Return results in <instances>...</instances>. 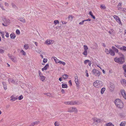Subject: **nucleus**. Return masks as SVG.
<instances>
[{
  "label": "nucleus",
  "instance_id": "obj_1",
  "mask_svg": "<svg viewBox=\"0 0 126 126\" xmlns=\"http://www.w3.org/2000/svg\"><path fill=\"white\" fill-rule=\"evenodd\" d=\"M114 103L116 107L119 108H122L124 107V104L122 101L119 99H116Z\"/></svg>",
  "mask_w": 126,
  "mask_h": 126
},
{
  "label": "nucleus",
  "instance_id": "obj_2",
  "mask_svg": "<svg viewBox=\"0 0 126 126\" xmlns=\"http://www.w3.org/2000/svg\"><path fill=\"white\" fill-rule=\"evenodd\" d=\"M93 85L96 88H99L102 86L103 84L101 81L96 80L93 83Z\"/></svg>",
  "mask_w": 126,
  "mask_h": 126
},
{
  "label": "nucleus",
  "instance_id": "obj_3",
  "mask_svg": "<svg viewBox=\"0 0 126 126\" xmlns=\"http://www.w3.org/2000/svg\"><path fill=\"white\" fill-rule=\"evenodd\" d=\"M114 60L115 62L120 64H122L124 62V58L123 57H121L118 58L116 57L114 58Z\"/></svg>",
  "mask_w": 126,
  "mask_h": 126
},
{
  "label": "nucleus",
  "instance_id": "obj_4",
  "mask_svg": "<svg viewBox=\"0 0 126 126\" xmlns=\"http://www.w3.org/2000/svg\"><path fill=\"white\" fill-rule=\"evenodd\" d=\"M105 52L107 54H110L111 56H114L115 55V52L112 49L110 48L109 50L106 48Z\"/></svg>",
  "mask_w": 126,
  "mask_h": 126
},
{
  "label": "nucleus",
  "instance_id": "obj_5",
  "mask_svg": "<svg viewBox=\"0 0 126 126\" xmlns=\"http://www.w3.org/2000/svg\"><path fill=\"white\" fill-rule=\"evenodd\" d=\"M3 21L4 23H2V24L4 26H7L10 23V20L9 19L4 18L3 19Z\"/></svg>",
  "mask_w": 126,
  "mask_h": 126
},
{
  "label": "nucleus",
  "instance_id": "obj_6",
  "mask_svg": "<svg viewBox=\"0 0 126 126\" xmlns=\"http://www.w3.org/2000/svg\"><path fill=\"white\" fill-rule=\"evenodd\" d=\"M92 73L95 76L99 77L100 75V72L98 70L95 69L93 70L92 71Z\"/></svg>",
  "mask_w": 126,
  "mask_h": 126
},
{
  "label": "nucleus",
  "instance_id": "obj_7",
  "mask_svg": "<svg viewBox=\"0 0 126 126\" xmlns=\"http://www.w3.org/2000/svg\"><path fill=\"white\" fill-rule=\"evenodd\" d=\"M113 17L117 22H118L120 25H122V23L121 20L119 17L118 16L116 15H114L113 16Z\"/></svg>",
  "mask_w": 126,
  "mask_h": 126
},
{
  "label": "nucleus",
  "instance_id": "obj_8",
  "mask_svg": "<svg viewBox=\"0 0 126 126\" xmlns=\"http://www.w3.org/2000/svg\"><path fill=\"white\" fill-rule=\"evenodd\" d=\"M77 110L76 108L71 107L68 109V112H77Z\"/></svg>",
  "mask_w": 126,
  "mask_h": 126
},
{
  "label": "nucleus",
  "instance_id": "obj_9",
  "mask_svg": "<svg viewBox=\"0 0 126 126\" xmlns=\"http://www.w3.org/2000/svg\"><path fill=\"white\" fill-rule=\"evenodd\" d=\"M93 119L94 121V122L95 124L96 125H97L101 121L100 119H99L97 118H93Z\"/></svg>",
  "mask_w": 126,
  "mask_h": 126
},
{
  "label": "nucleus",
  "instance_id": "obj_10",
  "mask_svg": "<svg viewBox=\"0 0 126 126\" xmlns=\"http://www.w3.org/2000/svg\"><path fill=\"white\" fill-rule=\"evenodd\" d=\"M121 93L123 97L126 99V94L124 90H121Z\"/></svg>",
  "mask_w": 126,
  "mask_h": 126
},
{
  "label": "nucleus",
  "instance_id": "obj_11",
  "mask_svg": "<svg viewBox=\"0 0 126 126\" xmlns=\"http://www.w3.org/2000/svg\"><path fill=\"white\" fill-rule=\"evenodd\" d=\"M121 82L123 85L126 86V80L125 79H122Z\"/></svg>",
  "mask_w": 126,
  "mask_h": 126
},
{
  "label": "nucleus",
  "instance_id": "obj_12",
  "mask_svg": "<svg viewBox=\"0 0 126 126\" xmlns=\"http://www.w3.org/2000/svg\"><path fill=\"white\" fill-rule=\"evenodd\" d=\"M18 19L20 21L23 23H25L26 22L25 19L23 18L19 17L18 18Z\"/></svg>",
  "mask_w": 126,
  "mask_h": 126
},
{
  "label": "nucleus",
  "instance_id": "obj_13",
  "mask_svg": "<svg viewBox=\"0 0 126 126\" xmlns=\"http://www.w3.org/2000/svg\"><path fill=\"white\" fill-rule=\"evenodd\" d=\"M73 101H70L64 102V103L65 104L67 105H73Z\"/></svg>",
  "mask_w": 126,
  "mask_h": 126
},
{
  "label": "nucleus",
  "instance_id": "obj_14",
  "mask_svg": "<svg viewBox=\"0 0 126 126\" xmlns=\"http://www.w3.org/2000/svg\"><path fill=\"white\" fill-rule=\"evenodd\" d=\"M10 59L14 62H16V58L14 56H13Z\"/></svg>",
  "mask_w": 126,
  "mask_h": 126
},
{
  "label": "nucleus",
  "instance_id": "obj_15",
  "mask_svg": "<svg viewBox=\"0 0 126 126\" xmlns=\"http://www.w3.org/2000/svg\"><path fill=\"white\" fill-rule=\"evenodd\" d=\"M11 38L12 39H14L16 37V35L14 33H12L10 35Z\"/></svg>",
  "mask_w": 126,
  "mask_h": 126
},
{
  "label": "nucleus",
  "instance_id": "obj_16",
  "mask_svg": "<svg viewBox=\"0 0 126 126\" xmlns=\"http://www.w3.org/2000/svg\"><path fill=\"white\" fill-rule=\"evenodd\" d=\"M49 65L48 64H47L46 65L44 66V67L43 68H42V71H44L45 70H47V68L49 67Z\"/></svg>",
  "mask_w": 126,
  "mask_h": 126
},
{
  "label": "nucleus",
  "instance_id": "obj_17",
  "mask_svg": "<svg viewBox=\"0 0 126 126\" xmlns=\"http://www.w3.org/2000/svg\"><path fill=\"white\" fill-rule=\"evenodd\" d=\"M73 105L77 104V105H79L80 104H81V103L79 102V101H73Z\"/></svg>",
  "mask_w": 126,
  "mask_h": 126
},
{
  "label": "nucleus",
  "instance_id": "obj_18",
  "mask_svg": "<svg viewBox=\"0 0 126 126\" xmlns=\"http://www.w3.org/2000/svg\"><path fill=\"white\" fill-rule=\"evenodd\" d=\"M11 99H10V100L12 101H14L17 99V98L14 97V96L13 95L11 96Z\"/></svg>",
  "mask_w": 126,
  "mask_h": 126
},
{
  "label": "nucleus",
  "instance_id": "obj_19",
  "mask_svg": "<svg viewBox=\"0 0 126 126\" xmlns=\"http://www.w3.org/2000/svg\"><path fill=\"white\" fill-rule=\"evenodd\" d=\"M53 59L55 62L57 63H60V61L56 57H54Z\"/></svg>",
  "mask_w": 126,
  "mask_h": 126
},
{
  "label": "nucleus",
  "instance_id": "obj_20",
  "mask_svg": "<svg viewBox=\"0 0 126 126\" xmlns=\"http://www.w3.org/2000/svg\"><path fill=\"white\" fill-rule=\"evenodd\" d=\"M112 49L116 53H118V49L116 48L114 46H112Z\"/></svg>",
  "mask_w": 126,
  "mask_h": 126
},
{
  "label": "nucleus",
  "instance_id": "obj_21",
  "mask_svg": "<svg viewBox=\"0 0 126 126\" xmlns=\"http://www.w3.org/2000/svg\"><path fill=\"white\" fill-rule=\"evenodd\" d=\"M106 126H114V125L111 123H109L106 124Z\"/></svg>",
  "mask_w": 126,
  "mask_h": 126
},
{
  "label": "nucleus",
  "instance_id": "obj_22",
  "mask_svg": "<svg viewBox=\"0 0 126 126\" xmlns=\"http://www.w3.org/2000/svg\"><path fill=\"white\" fill-rule=\"evenodd\" d=\"M8 81L9 82H11L13 83H14L15 82L14 80L12 78H9L8 79Z\"/></svg>",
  "mask_w": 126,
  "mask_h": 126
},
{
  "label": "nucleus",
  "instance_id": "obj_23",
  "mask_svg": "<svg viewBox=\"0 0 126 126\" xmlns=\"http://www.w3.org/2000/svg\"><path fill=\"white\" fill-rule=\"evenodd\" d=\"M29 47L28 45L27 44H25L24 46V47L26 50L28 49Z\"/></svg>",
  "mask_w": 126,
  "mask_h": 126
},
{
  "label": "nucleus",
  "instance_id": "obj_24",
  "mask_svg": "<svg viewBox=\"0 0 126 126\" xmlns=\"http://www.w3.org/2000/svg\"><path fill=\"white\" fill-rule=\"evenodd\" d=\"M105 90V88H102L101 90V93L102 94H103Z\"/></svg>",
  "mask_w": 126,
  "mask_h": 126
},
{
  "label": "nucleus",
  "instance_id": "obj_25",
  "mask_svg": "<svg viewBox=\"0 0 126 126\" xmlns=\"http://www.w3.org/2000/svg\"><path fill=\"white\" fill-rule=\"evenodd\" d=\"M123 10L124 12H126V9L125 8H123L121 7H118V10L120 11H121V10Z\"/></svg>",
  "mask_w": 126,
  "mask_h": 126
},
{
  "label": "nucleus",
  "instance_id": "obj_26",
  "mask_svg": "<svg viewBox=\"0 0 126 126\" xmlns=\"http://www.w3.org/2000/svg\"><path fill=\"white\" fill-rule=\"evenodd\" d=\"M89 15L92 16V18H93L94 19H95V16L93 15L92 12L91 11H90L89 12Z\"/></svg>",
  "mask_w": 126,
  "mask_h": 126
},
{
  "label": "nucleus",
  "instance_id": "obj_27",
  "mask_svg": "<svg viewBox=\"0 0 126 126\" xmlns=\"http://www.w3.org/2000/svg\"><path fill=\"white\" fill-rule=\"evenodd\" d=\"M126 124L125 122H122L120 124V126H124Z\"/></svg>",
  "mask_w": 126,
  "mask_h": 126
},
{
  "label": "nucleus",
  "instance_id": "obj_28",
  "mask_svg": "<svg viewBox=\"0 0 126 126\" xmlns=\"http://www.w3.org/2000/svg\"><path fill=\"white\" fill-rule=\"evenodd\" d=\"M121 50L124 51H126V47L125 46H122L121 47Z\"/></svg>",
  "mask_w": 126,
  "mask_h": 126
},
{
  "label": "nucleus",
  "instance_id": "obj_29",
  "mask_svg": "<svg viewBox=\"0 0 126 126\" xmlns=\"http://www.w3.org/2000/svg\"><path fill=\"white\" fill-rule=\"evenodd\" d=\"M40 77V79L41 80H42V81H44L45 80V77L43 76H42Z\"/></svg>",
  "mask_w": 126,
  "mask_h": 126
},
{
  "label": "nucleus",
  "instance_id": "obj_30",
  "mask_svg": "<svg viewBox=\"0 0 126 126\" xmlns=\"http://www.w3.org/2000/svg\"><path fill=\"white\" fill-rule=\"evenodd\" d=\"M68 76V75H67L64 74L63 75V79H67Z\"/></svg>",
  "mask_w": 126,
  "mask_h": 126
},
{
  "label": "nucleus",
  "instance_id": "obj_31",
  "mask_svg": "<svg viewBox=\"0 0 126 126\" xmlns=\"http://www.w3.org/2000/svg\"><path fill=\"white\" fill-rule=\"evenodd\" d=\"M62 87L63 88H65L67 87V85L65 83H63L62 85Z\"/></svg>",
  "mask_w": 126,
  "mask_h": 126
},
{
  "label": "nucleus",
  "instance_id": "obj_32",
  "mask_svg": "<svg viewBox=\"0 0 126 126\" xmlns=\"http://www.w3.org/2000/svg\"><path fill=\"white\" fill-rule=\"evenodd\" d=\"M11 5L13 8L15 9H16L17 8L16 6L14 3H12Z\"/></svg>",
  "mask_w": 126,
  "mask_h": 126
},
{
  "label": "nucleus",
  "instance_id": "obj_33",
  "mask_svg": "<svg viewBox=\"0 0 126 126\" xmlns=\"http://www.w3.org/2000/svg\"><path fill=\"white\" fill-rule=\"evenodd\" d=\"M46 44L47 45H49L51 44V43L50 42V40H49L48 39L46 41Z\"/></svg>",
  "mask_w": 126,
  "mask_h": 126
},
{
  "label": "nucleus",
  "instance_id": "obj_34",
  "mask_svg": "<svg viewBox=\"0 0 126 126\" xmlns=\"http://www.w3.org/2000/svg\"><path fill=\"white\" fill-rule=\"evenodd\" d=\"M100 8L103 9H106V7L104 5L101 4L100 5Z\"/></svg>",
  "mask_w": 126,
  "mask_h": 126
},
{
  "label": "nucleus",
  "instance_id": "obj_35",
  "mask_svg": "<svg viewBox=\"0 0 126 126\" xmlns=\"http://www.w3.org/2000/svg\"><path fill=\"white\" fill-rule=\"evenodd\" d=\"M45 95H46L47 96L50 97L51 96V94L50 93H44Z\"/></svg>",
  "mask_w": 126,
  "mask_h": 126
},
{
  "label": "nucleus",
  "instance_id": "obj_36",
  "mask_svg": "<svg viewBox=\"0 0 126 126\" xmlns=\"http://www.w3.org/2000/svg\"><path fill=\"white\" fill-rule=\"evenodd\" d=\"M82 54L86 56L87 55V51L84 50V51L83 53Z\"/></svg>",
  "mask_w": 126,
  "mask_h": 126
},
{
  "label": "nucleus",
  "instance_id": "obj_37",
  "mask_svg": "<svg viewBox=\"0 0 126 126\" xmlns=\"http://www.w3.org/2000/svg\"><path fill=\"white\" fill-rule=\"evenodd\" d=\"M59 122L57 121H56L54 123V125L55 126H59Z\"/></svg>",
  "mask_w": 126,
  "mask_h": 126
},
{
  "label": "nucleus",
  "instance_id": "obj_38",
  "mask_svg": "<svg viewBox=\"0 0 126 126\" xmlns=\"http://www.w3.org/2000/svg\"><path fill=\"white\" fill-rule=\"evenodd\" d=\"M75 81L76 85L79 84V81L78 79L75 80Z\"/></svg>",
  "mask_w": 126,
  "mask_h": 126
},
{
  "label": "nucleus",
  "instance_id": "obj_39",
  "mask_svg": "<svg viewBox=\"0 0 126 126\" xmlns=\"http://www.w3.org/2000/svg\"><path fill=\"white\" fill-rule=\"evenodd\" d=\"M123 68L125 71H126V65H124L123 66Z\"/></svg>",
  "mask_w": 126,
  "mask_h": 126
},
{
  "label": "nucleus",
  "instance_id": "obj_40",
  "mask_svg": "<svg viewBox=\"0 0 126 126\" xmlns=\"http://www.w3.org/2000/svg\"><path fill=\"white\" fill-rule=\"evenodd\" d=\"M23 98V96L22 95H21L18 97V99L19 100H20L22 99Z\"/></svg>",
  "mask_w": 126,
  "mask_h": 126
},
{
  "label": "nucleus",
  "instance_id": "obj_41",
  "mask_svg": "<svg viewBox=\"0 0 126 126\" xmlns=\"http://www.w3.org/2000/svg\"><path fill=\"white\" fill-rule=\"evenodd\" d=\"M84 50L87 51V50L88 49L87 46L86 45H84Z\"/></svg>",
  "mask_w": 126,
  "mask_h": 126
},
{
  "label": "nucleus",
  "instance_id": "obj_42",
  "mask_svg": "<svg viewBox=\"0 0 126 126\" xmlns=\"http://www.w3.org/2000/svg\"><path fill=\"white\" fill-rule=\"evenodd\" d=\"M21 52L23 54V55H26V53L23 50H21Z\"/></svg>",
  "mask_w": 126,
  "mask_h": 126
},
{
  "label": "nucleus",
  "instance_id": "obj_43",
  "mask_svg": "<svg viewBox=\"0 0 126 126\" xmlns=\"http://www.w3.org/2000/svg\"><path fill=\"white\" fill-rule=\"evenodd\" d=\"M47 61V59L46 58H44L43 60V62L44 63H46Z\"/></svg>",
  "mask_w": 126,
  "mask_h": 126
},
{
  "label": "nucleus",
  "instance_id": "obj_44",
  "mask_svg": "<svg viewBox=\"0 0 126 126\" xmlns=\"http://www.w3.org/2000/svg\"><path fill=\"white\" fill-rule=\"evenodd\" d=\"M60 64H63V65H64L65 64V63L64 62H63L61 61H60Z\"/></svg>",
  "mask_w": 126,
  "mask_h": 126
},
{
  "label": "nucleus",
  "instance_id": "obj_45",
  "mask_svg": "<svg viewBox=\"0 0 126 126\" xmlns=\"http://www.w3.org/2000/svg\"><path fill=\"white\" fill-rule=\"evenodd\" d=\"M5 32L6 33V35H5V36L7 37V38L9 37V35L8 33L6 31V32Z\"/></svg>",
  "mask_w": 126,
  "mask_h": 126
},
{
  "label": "nucleus",
  "instance_id": "obj_46",
  "mask_svg": "<svg viewBox=\"0 0 126 126\" xmlns=\"http://www.w3.org/2000/svg\"><path fill=\"white\" fill-rule=\"evenodd\" d=\"M54 23L55 25H56L57 24L59 23V21L58 20H55L54 21Z\"/></svg>",
  "mask_w": 126,
  "mask_h": 126
},
{
  "label": "nucleus",
  "instance_id": "obj_47",
  "mask_svg": "<svg viewBox=\"0 0 126 126\" xmlns=\"http://www.w3.org/2000/svg\"><path fill=\"white\" fill-rule=\"evenodd\" d=\"M38 53L41 54H43L44 53V52H42L41 50H39L38 52Z\"/></svg>",
  "mask_w": 126,
  "mask_h": 126
},
{
  "label": "nucleus",
  "instance_id": "obj_48",
  "mask_svg": "<svg viewBox=\"0 0 126 126\" xmlns=\"http://www.w3.org/2000/svg\"><path fill=\"white\" fill-rule=\"evenodd\" d=\"M34 125L38 124H39L40 123V121H36L35 122H33Z\"/></svg>",
  "mask_w": 126,
  "mask_h": 126
},
{
  "label": "nucleus",
  "instance_id": "obj_49",
  "mask_svg": "<svg viewBox=\"0 0 126 126\" xmlns=\"http://www.w3.org/2000/svg\"><path fill=\"white\" fill-rule=\"evenodd\" d=\"M16 33L17 34H19L20 33V31L19 30H16Z\"/></svg>",
  "mask_w": 126,
  "mask_h": 126
},
{
  "label": "nucleus",
  "instance_id": "obj_50",
  "mask_svg": "<svg viewBox=\"0 0 126 126\" xmlns=\"http://www.w3.org/2000/svg\"><path fill=\"white\" fill-rule=\"evenodd\" d=\"M85 22L84 20H83L81 22H80L79 23V25H83V24L84 22Z\"/></svg>",
  "mask_w": 126,
  "mask_h": 126
},
{
  "label": "nucleus",
  "instance_id": "obj_51",
  "mask_svg": "<svg viewBox=\"0 0 126 126\" xmlns=\"http://www.w3.org/2000/svg\"><path fill=\"white\" fill-rule=\"evenodd\" d=\"M115 46L116 47L118 48L121 49V47L120 46L118 45H115Z\"/></svg>",
  "mask_w": 126,
  "mask_h": 126
},
{
  "label": "nucleus",
  "instance_id": "obj_52",
  "mask_svg": "<svg viewBox=\"0 0 126 126\" xmlns=\"http://www.w3.org/2000/svg\"><path fill=\"white\" fill-rule=\"evenodd\" d=\"M4 50L2 49H0V53L2 54L4 53Z\"/></svg>",
  "mask_w": 126,
  "mask_h": 126
},
{
  "label": "nucleus",
  "instance_id": "obj_53",
  "mask_svg": "<svg viewBox=\"0 0 126 126\" xmlns=\"http://www.w3.org/2000/svg\"><path fill=\"white\" fill-rule=\"evenodd\" d=\"M90 62V61L88 60H86L84 61V63L85 64H86L88 63L89 62Z\"/></svg>",
  "mask_w": 126,
  "mask_h": 126
},
{
  "label": "nucleus",
  "instance_id": "obj_54",
  "mask_svg": "<svg viewBox=\"0 0 126 126\" xmlns=\"http://www.w3.org/2000/svg\"><path fill=\"white\" fill-rule=\"evenodd\" d=\"M8 57L10 59L13 56L10 54H8Z\"/></svg>",
  "mask_w": 126,
  "mask_h": 126
},
{
  "label": "nucleus",
  "instance_id": "obj_55",
  "mask_svg": "<svg viewBox=\"0 0 126 126\" xmlns=\"http://www.w3.org/2000/svg\"><path fill=\"white\" fill-rule=\"evenodd\" d=\"M110 87L112 88V89H113L114 88V85L113 84H112L111 85Z\"/></svg>",
  "mask_w": 126,
  "mask_h": 126
},
{
  "label": "nucleus",
  "instance_id": "obj_56",
  "mask_svg": "<svg viewBox=\"0 0 126 126\" xmlns=\"http://www.w3.org/2000/svg\"><path fill=\"white\" fill-rule=\"evenodd\" d=\"M39 74L40 77L43 76L42 74L40 71H39Z\"/></svg>",
  "mask_w": 126,
  "mask_h": 126
},
{
  "label": "nucleus",
  "instance_id": "obj_57",
  "mask_svg": "<svg viewBox=\"0 0 126 126\" xmlns=\"http://www.w3.org/2000/svg\"><path fill=\"white\" fill-rule=\"evenodd\" d=\"M5 5L7 7L9 5V4L7 3L6 2L5 3Z\"/></svg>",
  "mask_w": 126,
  "mask_h": 126
},
{
  "label": "nucleus",
  "instance_id": "obj_58",
  "mask_svg": "<svg viewBox=\"0 0 126 126\" xmlns=\"http://www.w3.org/2000/svg\"><path fill=\"white\" fill-rule=\"evenodd\" d=\"M3 88L5 90H7V89L6 85L3 86Z\"/></svg>",
  "mask_w": 126,
  "mask_h": 126
},
{
  "label": "nucleus",
  "instance_id": "obj_59",
  "mask_svg": "<svg viewBox=\"0 0 126 126\" xmlns=\"http://www.w3.org/2000/svg\"><path fill=\"white\" fill-rule=\"evenodd\" d=\"M84 20L85 22L86 21H91V19L89 18L87 19Z\"/></svg>",
  "mask_w": 126,
  "mask_h": 126
},
{
  "label": "nucleus",
  "instance_id": "obj_60",
  "mask_svg": "<svg viewBox=\"0 0 126 126\" xmlns=\"http://www.w3.org/2000/svg\"><path fill=\"white\" fill-rule=\"evenodd\" d=\"M0 8H1L3 10H4V11H5V10L3 8V6H2V5L0 7Z\"/></svg>",
  "mask_w": 126,
  "mask_h": 126
},
{
  "label": "nucleus",
  "instance_id": "obj_61",
  "mask_svg": "<svg viewBox=\"0 0 126 126\" xmlns=\"http://www.w3.org/2000/svg\"><path fill=\"white\" fill-rule=\"evenodd\" d=\"M50 40V43H51V44H53V43L54 42V41L53 40Z\"/></svg>",
  "mask_w": 126,
  "mask_h": 126
},
{
  "label": "nucleus",
  "instance_id": "obj_62",
  "mask_svg": "<svg viewBox=\"0 0 126 126\" xmlns=\"http://www.w3.org/2000/svg\"><path fill=\"white\" fill-rule=\"evenodd\" d=\"M2 84L3 86H4V85H6V83L4 82H2Z\"/></svg>",
  "mask_w": 126,
  "mask_h": 126
},
{
  "label": "nucleus",
  "instance_id": "obj_63",
  "mask_svg": "<svg viewBox=\"0 0 126 126\" xmlns=\"http://www.w3.org/2000/svg\"><path fill=\"white\" fill-rule=\"evenodd\" d=\"M61 91L63 93H65L64 90L63 89H62Z\"/></svg>",
  "mask_w": 126,
  "mask_h": 126
},
{
  "label": "nucleus",
  "instance_id": "obj_64",
  "mask_svg": "<svg viewBox=\"0 0 126 126\" xmlns=\"http://www.w3.org/2000/svg\"><path fill=\"white\" fill-rule=\"evenodd\" d=\"M34 123H33L31 124L30 125V126H33L34 125Z\"/></svg>",
  "mask_w": 126,
  "mask_h": 126
}]
</instances>
